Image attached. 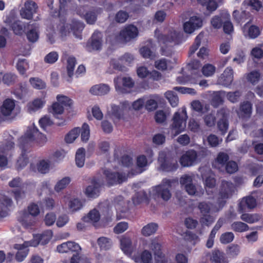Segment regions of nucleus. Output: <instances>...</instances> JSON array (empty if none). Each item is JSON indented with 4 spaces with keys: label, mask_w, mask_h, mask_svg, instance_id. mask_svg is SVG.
<instances>
[{
    "label": "nucleus",
    "mask_w": 263,
    "mask_h": 263,
    "mask_svg": "<svg viewBox=\"0 0 263 263\" xmlns=\"http://www.w3.org/2000/svg\"><path fill=\"white\" fill-rule=\"evenodd\" d=\"M47 140L46 136L41 133L38 128L34 126L29 127L25 134L18 140L20 147L22 149L21 156L19 157L16 163L18 170L23 168L29 162L26 154V147L30 143L34 142L39 145L44 144Z\"/></svg>",
    "instance_id": "f257e3e1"
},
{
    "label": "nucleus",
    "mask_w": 263,
    "mask_h": 263,
    "mask_svg": "<svg viewBox=\"0 0 263 263\" xmlns=\"http://www.w3.org/2000/svg\"><path fill=\"white\" fill-rule=\"evenodd\" d=\"M159 170L164 172H174L178 167V161L175 156L168 151H162L158 157Z\"/></svg>",
    "instance_id": "f03ea898"
},
{
    "label": "nucleus",
    "mask_w": 263,
    "mask_h": 263,
    "mask_svg": "<svg viewBox=\"0 0 263 263\" xmlns=\"http://www.w3.org/2000/svg\"><path fill=\"white\" fill-rule=\"evenodd\" d=\"M172 180L163 179L161 184L152 187L150 196L155 200L161 199L165 201H168L172 196L169 189L172 186Z\"/></svg>",
    "instance_id": "7ed1b4c3"
},
{
    "label": "nucleus",
    "mask_w": 263,
    "mask_h": 263,
    "mask_svg": "<svg viewBox=\"0 0 263 263\" xmlns=\"http://www.w3.org/2000/svg\"><path fill=\"white\" fill-rule=\"evenodd\" d=\"M234 192V186L231 181L222 180L219 190L217 204L219 210L222 209L227 202V199L231 197Z\"/></svg>",
    "instance_id": "20e7f679"
},
{
    "label": "nucleus",
    "mask_w": 263,
    "mask_h": 263,
    "mask_svg": "<svg viewBox=\"0 0 263 263\" xmlns=\"http://www.w3.org/2000/svg\"><path fill=\"white\" fill-rule=\"evenodd\" d=\"M28 213L26 211H22L20 213L21 216L18 218V220L22 224L27 228L34 226L35 223L34 219H32L30 215L35 217L40 212L39 206L34 203H31L28 206Z\"/></svg>",
    "instance_id": "39448f33"
},
{
    "label": "nucleus",
    "mask_w": 263,
    "mask_h": 263,
    "mask_svg": "<svg viewBox=\"0 0 263 263\" xmlns=\"http://www.w3.org/2000/svg\"><path fill=\"white\" fill-rule=\"evenodd\" d=\"M183 35L173 28L168 29L165 33H160L157 36V40L160 44L168 45L170 44L177 45L182 41Z\"/></svg>",
    "instance_id": "423d86ee"
},
{
    "label": "nucleus",
    "mask_w": 263,
    "mask_h": 263,
    "mask_svg": "<svg viewBox=\"0 0 263 263\" xmlns=\"http://www.w3.org/2000/svg\"><path fill=\"white\" fill-rule=\"evenodd\" d=\"M187 118V116L185 108H182L181 113L177 111L174 114L172 128L176 130V135L179 134L184 130Z\"/></svg>",
    "instance_id": "0eeeda50"
},
{
    "label": "nucleus",
    "mask_w": 263,
    "mask_h": 263,
    "mask_svg": "<svg viewBox=\"0 0 263 263\" xmlns=\"http://www.w3.org/2000/svg\"><path fill=\"white\" fill-rule=\"evenodd\" d=\"M71 0H59V8L58 12L52 14L53 17L58 16L60 18L61 24L62 25L61 27L60 32L62 34H65L66 28H68V24L66 23V15L67 13V3Z\"/></svg>",
    "instance_id": "6e6552de"
},
{
    "label": "nucleus",
    "mask_w": 263,
    "mask_h": 263,
    "mask_svg": "<svg viewBox=\"0 0 263 263\" xmlns=\"http://www.w3.org/2000/svg\"><path fill=\"white\" fill-rule=\"evenodd\" d=\"M217 114L220 117L217 122V127L222 135H225L229 127L228 118L230 110L226 107H222L217 111Z\"/></svg>",
    "instance_id": "1a4fd4ad"
},
{
    "label": "nucleus",
    "mask_w": 263,
    "mask_h": 263,
    "mask_svg": "<svg viewBox=\"0 0 263 263\" xmlns=\"http://www.w3.org/2000/svg\"><path fill=\"white\" fill-rule=\"evenodd\" d=\"M103 174L106 177V180L109 186L122 183L127 179L125 175L123 173L114 172L109 170H105Z\"/></svg>",
    "instance_id": "9d476101"
},
{
    "label": "nucleus",
    "mask_w": 263,
    "mask_h": 263,
    "mask_svg": "<svg viewBox=\"0 0 263 263\" xmlns=\"http://www.w3.org/2000/svg\"><path fill=\"white\" fill-rule=\"evenodd\" d=\"M138 30L137 27L130 24L126 26L120 32L121 39L125 42L130 41L136 38L138 35Z\"/></svg>",
    "instance_id": "9b49d317"
},
{
    "label": "nucleus",
    "mask_w": 263,
    "mask_h": 263,
    "mask_svg": "<svg viewBox=\"0 0 263 263\" xmlns=\"http://www.w3.org/2000/svg\"><path fill=\"white\" fill-rule=\"evenodd\" d=\"M102 37L101 32L95 31L91 35L90 41L87 43V50L89 51L100 50L102 46Z\"/></svg>",
    "instance_id": "f8f14e48"
},
{
    "label": "nucleus",
    "mask_w": 263,
    "mask_h": 263,
    "mask_svg": "<svg viewBox=\"0 0 263 263\" xmlns=\"http://www.w3.org/2000/svg\"><path fill=\"white\" fill-rule=\"evenodd\" d=\"M37 9V4L32 1H27L20 10V15L23 18L31 20Z\"/></svg>",
    "instance_id": "ddd939ff"
},
{
    "label": "nucleus",
    "mask_w": 263,
    "mask_h": 263,
    "mask_svg": "<svg viewBox=\"0 0 263 263\" xmlns=\"http://www.w3.org/2000/svg\"><path fill=\"white\" fill-rule=\"evenodd\" d=\"M133 60V55L130 53H126L120 58L119 61L112 59L110 63L114 69L123 71L125 70V67L124 65L121 64L119 62V61L124 64L129 65L132 63Z\"/></svg>",
    "instance_id": "4468645a"
},
{
    "label": "nucleus",
    "mask_w": 263,
    "mask_h": 263,
    "mask_svg": "<svg viewBox=\"0 0 263 263\" xmlns=\"http://www.w3.org/2000/svg\"><path fill=\"white\" fill-rule=\"evenodd\" d=\"M202 20L199 17L193 16L190 17L189 21L183 24V30L187 33H193L196 29L201 27Z\"/></svg>",
    "instance_id": "2eb2a0df"
},
{
    "label": "nucleus",
    "mask_w": 263,
    "mask_h": 263,
    "mask_svg": "<svg viewBox=\"0 0 263 263\" xmlns=\"http://www.w3.org/2000/svg\"><path fill=\"white\" fill-rule=\"evenodd\" d=\"M101 184L98 179L93 177L91 181V185H88L85 190V194L89 198L98 197L100 193Z\"/></svg>",
    "instance_id": "dca6fc26"
},
{
    "label": "nucleus",
    "mask_w": 263,
    "mask_h": 263,
    "mask_svg": "<svg viewBox=\"0 0 263 263\" xmlns=\"http://www.w3.org/2000/svg\"><path fill=\"white\" fill-rule=\"evenodd\" d=\"M197 153L194 149H190L185 152L180 158V163L183 167L191 166L197 160Z\"/></svg>",
    "instance_id": "f3484780"
},
{
    "label": "nucleus",
    "mask_w": 263,
    "mask_h": 263,
    "mask_svg": "<svg viewBox=\"0 0 263 263\" xmlns=\"http://www.w3.org/2000/svg\"><path fill=\"white\" fill-rule=\"evenodd\" d=\"M57 251L60 253H73V251H81V248L78 243L74 241H68L58 245L57 247Z\"/></svg>",
    "instance_id": "a211bd4d"
},
{
    "label": "nucleus",
    "mask_w": 263,
    "mask_h": 263,
    "mask_svg": "<svg viewBox=\"0 0 263 263\" xmlns=\"http://www.w3.org/2000/svg\"><path fill=\"white\" fill-rule=\"evenodd\" d=\"M256 205V200L252 196L243 197L238 204V211L240 213H243L248 210L254 208Z\"/></svg>",
    "instance_id": "6ab92c4d"
},
{
    "label": "nucleus",
    "mask_w": 263,
    "mask_h": 263,
    "mask_svg": "<svg viewBox=\"0 0 263 263\" xmlns=\"http://www.w3.org/2000/svg\"><path fill=\"white\" fill-rule=\"evenodd\" d=\"M49 241V235L48 232L46 231L42 234L33 235L32 240L28 242L29 246L36 247L40 243L42 245H46Z\"/></svg>",
    "instance_id": "aec40b11"
},
{
    "label": "nucleus",
    "mask_w": 263,
    "mask_h": 263,
    "mask_svg": "<svg viewBox=\"0 0 263 263\" xmlns=\"http://www.w3.org/2000/svg\"><path fill=\"white\" fill-rule=\"evenodd\" d=\"M30 23H27L26 35L29 41L33 43L39 39V34L37 32V26L36 23L33 22L32 24Z\"/></svg>",
    "instance_id": "412c9836"
},
{
    "label": "nucleus",
    "mask_w": 263,
    "mask_h": 263,
    "mask_svg": "<svg viewBox=\"0 0 263 263\" xmlns=\"http://www.w3.org/2000/svg\"><path fill=\"white\" fill-rule=\"evenodd\" d=\"M110 90L109 86L105 84H100L92 86L89 92L93 95L103 96L107 94Z\"/></svg>",
    "instance_id": "4be33fe9"
},
{
    "label": "nucleus",
    "mask_w": 263,
    "mask_h": 263,
    "mask_svg": "<svg viewBox=\"0 0 263 263\" xmlns=\"http://www.w3.org/2000/svg\"><path fill=\"white\" fill-rule=\"evenodd\" d=\"M15 107V102L11 99H6L1 107V112L4 116H10Z\"/></svg>",
    "instance_id": "5701e85b"
},
{
    "label": "nucleus",
    "mask_w": 263,
    "mask_h": 263,
    "mask_svg": "<svg viewBox=\"0 0 263 263\" xmlns=\"http://www.w3.org/2000/svg\"><path fill=\"white\" fill-rule=\"evenodd\" d=\"M102 11L103 10L101 8H95L90 10L87 13H85V16L84 17V19H85L87 24H94L97 20L98 14L101 13Z\"/></svg>",
    "instance_id": "b1692460"
},
{
    "label": "nucleus",
    "mask_w": 263,
    "mask_h": 263,
    "mask_svg": "<svg viewBox=\"0 0 263 263\" xmlns=\"http://www.w3.org/2000/svg\"><path fill=\"white\" fill-rule=\"evenodd\" d=\"M122 86H120L117 83L115 84V87L117 90L120 91L122 93H126L128 91L126 88L130 89L134 86V82L132 79L130 77H123L122 79Z\"/></svg>",
    "instance_id": "393cba45"
},
{
    "label": "nucleus",
    "mask_w": 263,
    "mask_h": 263,
    "mask_svg": "<svg viewBox=\"0 0 263 263\" xmlns=\"http://www.w3.org/2000/svg\"><path fill=\"white\" fill-rule=\"evenodd\" d=\"M132 200L135 205H138L142 203L148 204L149 202V199L144 191L137 192L133 197Z\"/></svg>",
    "instance_id": "a878e982"
},
{
    "label": "nucleus",
    "mask_w": 263,
    "mask_h": 263,
    "mask_svg": "<svg viewBox=\"0 0 263 263\" xmlns=\"http://www.w3.org/2000/svg\"><path fill=\"white\" fill-rule=\"evenodd\" d=\"M133 259L136 263H152V254L147 250H144L140 255H134Z\"/></svg>",
    "instance_id": "bb28decb"
},
{
    "label": "nucleus",
    "mask_w": 263,
    "mask_h": 263,
    "mask_svg": "<svg viewBox=\"0 0 263 263\" xmlns=\"http://www.w3.org/2000/svg\"><path fill=\"white\" fill-rule=\"evenodd\" d=\"M211 260L214 263H229L224 253L219 250H214L212 251Z\"/></svg>",
    "instance_id": "cd10ccee"
},
{
    "label": "nucleus",
    "mask_w": 263,
    "mask_h": 263,
    "mask_svg": "<svg viewBox=\"0 0 263 263\" xmlns=\"http://www.w3.org/2000/svg\"><path fill=\"white\" fill-rule=\"evenodd\" d=\"M44 105V102L41 99H35L32 101L28 103L27 107L28 112L32 114L42 108Z\"/></svg>",
    "instance_id": "c85d7f7f"
},
{
    "label": "nucleus",
    "mask_w": 263,
    "mask_h": 263,
    "mask_svg": "<svg viewBox=\"0 0 263 263\" xmlns=\"http://www.w3.org/2000/svg\"><path fill=\"white\" fill-rule=\"evenodd\" d=\"M85 27V25L83 22L74 21L72 22V25L70 27L71 29L73 31V34L76 37L82 39V31Z\"/></svg>",
    "instance_id": "c756f323"
},
{
    "label": "nucleus",
    "mask_w": 263,
    "mask_h": 263,
    "mask_svg": "<svg viewBox=\"0 0 263 263\" xmlns=\"http://www.w3.org/2000/svg\"><path fill=\"white\" fill-rule=\"evenodd\" d=\"M28 246H25L24 243L23 245H15V248L18 250L15 255V259L17 261H22L26 257L28 252V250L26 248Z\"/></svg>",
    "instance_id": "7c9ffc66"
},
{
    "label": "nucleus",
    "mask_w": 263,
    "mask_h": 263,
    "mask_svg": "<svg viewBox=\"0 0 263 263\" xmlns=\"http://www.w3.org/2000/svg\"><path fill=\"white\" fill-rule=\"evenodd\" d=\"M126 102H123L122 106L116 105H111V115L112 116L116 119L119 120L122 118L124 113V109L125 108Z\"/></svg>",
    "instance_id": "2f4dec72"
},
{
    "label": "nucleus",
    "mask_w": 263,
    "mask_h": 263,
    "mask_svg": "<svg viewBox=\"0 0 263 263\" xmlns=\"http://www.w3.org/2000/svg\"><path fill=\"white\" fill-rule=\"evenodd\" d=\"M248 14L249 12H247L246 11L240 12L235 10L233 12V17L237 23L241 25L248 19Z\"/></svg>",
    "instance_id": "473e14b6"
},
{
    "label": "nucleus",
    "mask_w": 263,
    "mask_h": 263,
    "mask_svg": "<svg viewBox=\"0 0 263 263\" xmlns=\"http://www.w3.org/2000/svg\"><path fill=\"white\" fill-rule=\"evenodd\" d=\"M158 225L156 223H149L141 230V233L144 236H149L154 234L158 230Z\"/></svg>",
    "instance_id": "72a5a7b5"
},
{
    "label": "nucleus",
    "mask_w": 263,
    "mask_h": 263,
    "mask_svg": "<svg viewBox=\"0 0 263 263\" xmlns=\"http://www.w3.org/2000/svg\"><path fill=\"white\" fill-rule=\"evenodd\" d=\"M26 28L27 24H24L19 20H17L10 27L14 34L18 35H22L26 31Z\"/></svg>",
    "instance_id": "f704fd0d"
},
{
    "label": "nucleus",
    "mask_w": 263,
    "mask_h": 263,
    "mask_svg": "<svg viewBox=\"0 0 263 263\" xmlns=\"http://www.w3.org/2000/svg\"><path fill=\"white\" fill-rule=\"evenodd\" d=\"M85 160V150L84 148H79L76 154V163L78 167H82L84 165Z\"/></svg>",
    "instance_id": "c9c22d12"
},
{
    "label": "nucleus",
    "mask_w": 263,
    "mask_h": 263,
    "mask_svg": "<svg viewBox=\"0 0 263 263\" xmlns=\"http://www.w3.org/2000/svg\"><path fill=\"white\" fill-rule=\"evenodd\" d=\"M17 79V77L14 73L11 72H7L3 74L2 82L7 86H11L15 84Z\"/></svg>",
    "instance_id": "e433bc0d"
},
{
    "label": "nucleus",
    "mask_w": 263,
    "mask_h": 263,
    "mask_svg": "<svg viewBox=\"0 0 263 263\" xmlns=\"http://www.w3.org/2000/svg\"><path fill=\"white\" fill-rule=\"evenodd\" d=\"M239 109L244 117H250L252 113V105L249 101H243L241 103Z\"/></svg>",
    "instance_id": "4c0bfd02"
},
{
    "label": "nucleus",
    "mask_w": 263,
    "mask_h": 263,
    "mask_svg": "<svg viewBox=\"0 0 263 263\" xmlns=\"http://www.w3.org/2000/svg\"><path fill=\"white\" fill-rule=\"evenodd\" d=\"M132 240L129 237H123L120 239L121 249L126 254L132 252Z\"/></svg>",
    "instance_id": "58836bf2"
},
{
    "label": "nucleus",
    "mask_w": 263,
    "mask_h": 263,
    "mask_svg": "<svg viewBox=\"0 0 263 263\" xmlns=\"http://www.w3.org/2000/svg\"><path fill=\"white\" fill-rule=\"evenodd\" d=\"M100 219V215L99 212L95 209L90 211L87 216H84L82 218L83 220L85 222L91 221L93 222L99 221Z\"/></svg>",
    "instance_id": "ea45409f"
},
{
    "label": "nucleus",
    "mask_w": 263,
    "mask_h": 263,
    "mask_svg": "<svg viewBox=\"0 0 263 263\" xmlns=\"http://www.w3.org/2000/svg\"><path fill=\"white\" fill-rule=\"evenodd\" d=\"M81 128L75 127L67 133L65 137V141L66 143H71L79 136Z\"/></svg>",
    "instance_id": "a19ab883"
},
{
    "label": "nucleus",
    "mask_w": 263,
    "mask_h": 263,
    "mask_svg": "<svg viewBox=\"0 0 263 263\" xmlns=\"http://www.w3.org/2000/svg\"><path fill=\"white\" fill-rule=\"evenodd\" d=\"M77 63L76 59L73 56L69 57L67 60V72L68 77L70 78L73 76L74 69Z\"/></svg>",
    "instance_id": "79ce46f5"
},
{
    "label": "nucleus",
    "mask_w": 263,
    "mask_h": 263,
    "mask_svg": "<svg viewBox=\"0 0 263 263\" xmlns=\"http://www.w3.org/2000/svg\"><path fill=\"white\" fill-rule=\"evenodd\" d=\"M201 67V64L199 60H193L187 64L186 68L192 74L199 72Z\"/></svg>",
    "instance_id": "37998d69"
},
{
    "label": "nucleus",
    "mask_w": 263,
    "mask_h": 263,
    "mask_svg": "<svg viewBox=\"0 0 263 263\" xmlns=\"http://www.w3.org/2000/svg\"><path fill=\"white\" fill-rule=\"evenodd\" d=\"M225 84H230L233 80V70L231 67H227L222 74Z\"/></svg>",
    "instance_id": "c03bdc74"
},
{
    "label": "nucleus",
    "mask_w": 263,
    "mask_h": 263,
    "mask_svg": "<svg viewBox=\"0 0 263 263\" xmlns=\"http://www.w3.org/2000/svg\"><path fill=\"white\" fill-rule=\"evenodd\" d=\"M58 102L60 103L64 107L71 108L73 105V101L68 97L63 95H58L57 96Z\"/></svg>",
    "instance_id": "a18cd8bd"
},
{
    "label": "nucleus",
    "mask_w": 263,
    "mask_h": 263,
    "mask_svg": "<svg viewBox=\"0 0 263 263\" xmlns=\"http://www.w3.org/2000/svg\"><path fill=\"white\" fill-rule=\"evenodd\" d=\"M165 97L173 107H176L178 105L179 99L175 92L173 91H167L165 93Z\"/></svg>",
    "instance_id": "49530a36"
},
{
    "label": "nucleus",
    "mask_w": 263,
    "mask_h": 263,
    "mask_svg": "<svg viewBox=\"0 0 263 263\" xmlns=\"http://www.w3.org/2000/svg\"><path fill=\"white\" fill-rule=\"evenodd\" d=\"M97 242L101 250H107L111 246V240L105 237H101L98 239Z\"/></svg>",
    "instance_id": "de8ad7c7"
},
{
    "label": "nucleus",
    "mask_w": 263,
    "mask_h": 263,
    "mask_svg": "<svg viewBox=\"0 0 263 263\" xmlns=\"http://www.w3.org/2000/svg\"><path fill=\"white\" fill-rule=\"evenodd\" d=\"M232 229L235 232H242L249 230V226L245 223L240 221L234 222L231 224Z\"/></svg>",
    "instance_id": "09e8293b"
},
{
    "label": "nucleus",
    "mask_w": 263,
    "mask_h": 263,
    "mask_svg": "<svg viewBox=\"0 0 263 263\" xmlns=\"http://www.w3.org/2000/svg\"><path fill=\"white\" fill-rule=\"evenodd\" d=\"M29 82L31 86L36 89H42L46 87V83L38 78H30Z\"/></svg>",
    "instance_id": "8fccbe9b"
},
{
    "label": "nucleus",
    "mask_w": 263,
    "mask_h": 263,
    "mask_svg": "<svg viewBox=\"0 0 263 263\" xmlns=\"http://www.w3.org/2000/svg\"><path fill=\"white\" fill-rule=\"evenodd\" d=\"M80 133L82 141L86 142L90 137V129L88 124L86 123L83 124Z\"/></svg>",
    "instance_id": "3c124183"
},
{
    "label": "nucleus",
    "mask_w": 263,
    "mask_h": 263,
    "mask_svg": "<svg viewBox=\"0 0 263 263\" xmlns=\"http://www.w3.org/2000/svg\"><path fill=\"white\" fill-rule=\"evenodd\" d=\"M71 179L69 177H65L59 181L54 186L57 192H60L65 189L70 182Z\"/></svg>",
    "instance_id": "603ef678"
},
{
    "label": "nucleus",
    "mask_w": 263,
    "mask_h": 263,
    "mask_svg": "<svg viewBox=\"0 0 263 263\" xmlns=\"http://www.w3.org/2000/svg\"><path fill=\"white\" fill-rule=\"evenodd\" d=\"M149 248L154 252L155 256L163 254L161 251V245L156 239H153L149 245Z\"/></svg>",
    "instance_id": "864d4df0"
},
{
    "label": "nucleus",
    "mask_w": 263,
    "mask_h": 263,
    "mask_svg": "<svg viewBox=\"0 0 263 263\" xmlns=\"http://www.w3.org/2000/svg\"><path fill=\"white\" fill-rule=\"evenodd\" d=\"M52 108V114L55 118H59L58 116L61 115L64 112V107L59 102L52 104L50 108Z\"/></svg>",
    "instance_id": "5fc2aeb1"
},
{
    "label": "nucleus",
    "mask_w": 263,
    "mask_h": 263,
    "mask_svg": "<svg viewBox=\"0 0 263 263\" xmlns=\"http://www.w3.org/2000/svg\"><path fill=\"white\" fill-rule=\"evenodd\" d=\"M215 70V67L211 64H206L201 68L202 73L205 77H210L213 75Z\"/></svg>",
    "instance_id": "6e6d98bb"
},
{
    "label": "nucleus",
    "mask_w": 263,
    "mask_h": 263,
    "mask_svg": "<svg viewBox=\"0 0 263 263\" xmlns=\"http://www.w3.org/2000/svg\"><path fill=\"white\" fill-rule=\"evenodd\" d=\"M28 67L27 60L25 59H19L16 64V68L21 75L26 73V69Z\"/></svg>",
    "instance_id": "4d7b16f0"
},
{
    "label": "nucleus",
    "mask_w": 263,
    "mask_h": 263,
    "mask_svg": "<svg viewBox=\"0 0 263 263\" xmlns=\"http://www.w3.org/2000/svg\"><path fill=\"white\" fill-rule=\"evenodd\" d=\"M260 73L257 70H253L248 73L247 76L248 80L252 84L258 83L260 80Z\"/></svg>",
    "instance_id": "13d9d810"
},
{
    "label": "nucleus",
    "mask_w": 263,
    "mask_h": 263,
    "mask_svg": "<svg viewBox=\"0 0 263 263\" xmlns=\"http://www.w3.org/2000/svg\"><path fill=\"white\" fill-rule=\"evenodd\" d=\"M241 220L249 223H254L258 220V216L257 214H250L243 213L240 217Z\"/></svg>",
    "instance_id": "bf43d9fd"
},
{
    "label": "nucleus",
    "mask_w": 263,
    "mask_h": 263,
    "mask_svg": "<svg viewBox=\"0 0 263 263\" xmlns=\"http://www.w3.org/2000/svg\"><path fill=\"white\" fill-rule=\"evenodd\" d=\"M83 205L81 201L78 199L74 198L70 200L68 206L72 212H76L81 209Z\"/></svg>",
    "instance_id": "052dcab7"
},
{
    "label": "nucleus",
    "mask_w": 263,
    "mask_h": 263,
    "mask_svg": "<svg viewBox=\"0 0 263 263\" xmlns=\"http://www.w3.org/2000/svg\"><path fill=\"white\" fill-rule=\"evenodd\" d=\"M248 34L250 38L255 39L260 34V29L258 26L252 25L249 27Z\"/></svg>",
    "instance_id": "680f3d73"
},
{
    "label": "nucleus",
    "mask_w": 263,
    "mask_h": 263,
    "mask_svg": "<svg viewBox=\"0 0 263 263\" xmlns=\"http://www.w3.org/2000/svg\"><path fill=\"white\" fill-rule=\"evenodd\" d=\"M241 96V92L239 90H236L234 92H228L227 94V98L231 102L234 103L239 101Z\"/></svg>",
    "instance_id": "e2e57ef3"
},
{
    "label": "nucleus",
    "mask_w": 263,
    "mask_h": 263,
    "mask_svg": "<svg viewBox=\"0 0 263 263\" xmlns=\"http://www.w3.org/2000/svg\"><path fill=\"white\" fill-rule=\"evenodd\" d=\"M234 238L232 232H226L221 234L220 241L222 244H228L232 242Z\"/></svg>",
    "instance_id": "0e129e2a"
},
{
    "label": "nucleus",
    "mask_w": 263,
    "mask_h": 263,
    "mask_svg": "<svg viewBox=\"0 0 263 263\" xmlns=\"http://www.w3.org/2000/svg\"><path fill=\"white\" fill-rule=\"evenodd\" d=\"M49 167V163L45 160H42L39 161L36 165L37 171L42 173L45 174L47 172V170Z\"/></svg>",
    "instance_id": "69168bd1"
},
{
    "label": "nucleus",
    "mask_w": 263,
    "mask_h": 263,
    "mask_svg": "<svg viewBox=\"0 0 263 263\" xmlns=\"http://www.w3.org/2000/svg\"><path fill=\"white\" fill-rule=\"evenodd\" d=\"M128 13L126 11L120 10L117 12L115 16V20L119 23H124L128 18Z\"/></svg>",
    "instance_id": "338daca9"
},
{
    "label": "nucleus",
    "mask_w": 263,
    "mask_h": 263,
    "mask_svg": "<svg viewBox=\"0 0 263 263\" xmlns=\"http://www.w3.org/2000/svg\"><path fill=\"white\" fill-rule=\"evenodd\" d=\"M141 55L144 58H149L152 59L154 57L153 52L151 49L147 46H143L139 50Z\"/></svg>",
    "instance_id": "774afa93"
}]
</instances>
